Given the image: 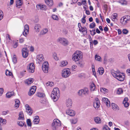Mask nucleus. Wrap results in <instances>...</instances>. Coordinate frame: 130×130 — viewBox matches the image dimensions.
I'll return each instance as SVG.
<instances>
[{
    "label": "nucleus",
    "instance_id": "nucleus-49",
    "mask_svg": "<svg viewBox=\"0 0 130 130\" xmlns=\"http://www.w3.org/2000/svg\"><path fill=\"white\" fill-rule=\"evenodd\" d=\"M95 23L93 22L90 24L89 27L90 28H93L95 27Z\"/></svg>",
    "mask_w": 130,
    "mask_h": 130
},
{
    "label": "nucleus",
    "instance_id": "nucleus-34",
    "mask_svg": "<svg viewBox=\"0 0 130 130\" xmlns=\"http://www.w3.org/2000/svg\"><path fill=\"white\" fill-rule=\"evenodd\" d=\"M52 56L54 59L56 60H59V58L57 56V54L56 53H53L52 54Z\"/></svg>",
    "mask_w": 130,
    "mask_h": 130
},
{
    "label": "nucleus",
    "instance_id": "nucleus-16",
    "mask_svg": "<svg viewBox=\"0 0 130 130\" xmlns=\"http://www.w3.org/2000/svg\"><path fill=\"white\" fill-rule=\"evenodd\" d=\"M36 89V86H33L30 90V92L28 93V95L31 96L34 94L35 93Z\"/></svg>",
    "mask_w": 130,
    "mask_h": 130
},
{
    "label": "nucleus",
    "instance_id": "nucleus-19",
    "mask_svg": "<svg viewBox=\"0 0 130 130\" xmlns=\"http://www.w3.org/2000/svg\"><path fill=\"white\" fill-rule=\"evenodd\" d=\"M34 79L31 78H29L27 79H26L25 81V83L27 85H29L31 84L33 82Z\"/></svg>",
    "mask_w": 130,
    "mask_h": 130
},
{
    "label": "nucleus",
    "instance_id": "nucleus-53",
    "mask_svg": "<svg viewBox=\"0 0 130 130\" xmlns=\"http://www.w3.org/2000/svg\"><path fill=\"white\" fill-rule=\"evenodd\" d=\"M27 123L28 124V125L29 126H30L31 125V121L30 119H28L27 121Z\"/></svg>",
    "mask_w": 130,
    "mask_h": 130
},
{
    "label": "nucleus",
    "instance_id": "nucleus-8",
    "mask_svg": "<svg viewBox=\"0 0 130 130\" xmlns=\"http://www.w3.org/2000/svg\"><path fill=\"white\" fill-rule=\"evenodd\" d=\"M49 68V64L47 62L45 61L44 62L42 66V69L44 73H47Z\"/></svg>",
    "mask_w": 130,
    "mask_h": 130
},
{
    "label": "nucleus",
    "instance_id": "nucleus-58",
    "mask_svg": "<svg viewBox=\"0 0 130 130\" xmlns=\"http://www.w3.org/2000/svg\"><path fill=\"white\" fill-rule=\"evenodd\" d=\"M100 90L101 92H103V91H104L105 92H107V90L105 88H101L100 89Z\"/></svg>",
    "mask_w": 130,
    "mask_h": 130
},
{
    "label": "nucleus",
    "instance_id": "nucleus-27",
    "mask_svg": "<svg viewBox=\"0 0 130 130\" xmlns=\"http://www.w3.org/2000/svg\"><path fill=\"white\" fill-rule=\"evenodd\" d=\"M14 95V93L13 91L9 92L6 94V96L7 98H9Z\"/></svg>",
    "mask_w": 130,
    "mask_h": 130
},
{
    "label": "nucleus",
    "instance_id": "nucleus-44",
    "mask_svg": "<svg viewBox=\"0 0 130 130\" xmlns=\"http://www.w3.org/2000/svg\"><path fill=\"white\" fill-rule=\"evenodd\" d=\"M4 17V13L2 11L0 10V21Z\"/></svg>",
    "mask_w": 130,
    "mask_h": 130
},
{
    "label": "nucleus",
    "instance_id": "nucleus-40",
    "mask_svg": "<svg viewBox=\"0 0 130 130\" xmlns=\"http://www.w3.org/2000/svg\"><path fill=\"white\" fill-rule=\"evenodd\" d=\"M54 85V83L52 82H49L46 84V85L47 87H52Z\"/></svg>",
    "mask_w": 130,
    "mask_h": 130
},
{
    "label": "nucleus",
    "instance_id": "nucleus-55",
    "mask_svg": "<svg viewBox=\"0 0 130 130\" xmlns=\"http://www.w3.org/2000/svg\"><path fill=\"white\" fill-rule=\"evenodd\" d=\"M103 130H109L110 129L107 125H105L103 128Z\"/></svg>",
    "mask_w": 130,
    "mask_h": 130
},
{
    "label": "nucleus",
    "instance_id": "nucleus-56",
    "mask_svg": "<svg viewBox=\"0 0 130 130\" xmlns=\"http://www.w3.org/2000/svg\"><path fill=\"white\" fill-rule=\"evenodd\" d=\"M102 100L103 102L105 103L107 101H109L108 99L105 98H103Z\"/></svg>",
    "mask_w": 130,
    "mask_h": 130
},
{
    "label": "nucleus",
    "instance_id": "nucleus-14",
    "mask_svg": "<svg viewBox=\"0 0 130 130\" xmlns=\"http://www.w3.org/2000/svg\"><path fill=\"white\" fill-rule=\"evenodd\" d=\"M72 100L68 98L66 100V106L68 108H70L72 107Z\"/></svg>",
    "mask_w": 130,
    "mask_h": 130
},
{
    "label": "nucleus",
    "instance_id": "nucleus-57",
    "mask_svg": "<svg viewBox=\"0 0 130 130\" xmlns=\"http://www.w3.org/2000/svg\"><path fill=\"white\" fill-rule=\"evenodd\" d=\"M102 100L103 102L105 103L107 101H109L108 99L105 98H103Z\"/></svg>",
    "mask_w": 130,
    "mask_h": 130
},
{
    "label": "nucleus",
    "instance_id": "nucleus-30",
    "mask_svg": "<svg viewBox=\"0 0 130 130\" xmlns=\"http://www.w3.org/2000/svg\"><path fill=\"white\" fill-rule=\"evenodd\" d=\"M29 26L27 24L25 25L24 26V31L23 32H28L29 31Z\"/></svg>",
    "mask_w": 130,
    "mask_h": 130
},
{
    "label": "nucleus",
    "instance_id": "nucleus-21",
    "mask_svg": "<svg viewBox=\"0 0 130 130\" xmlns=\"http://www.w3.org/2000/svg\"><path fill=\"white\" fill-rule=\"evenodd\" d=\"M128 98H125L123 101V104H124L125 107H128L129 105V103L127 102L128 100Z\"/></svg>",
    "mask_w": 130,
    "mask_h": 130
},
{
    "label": "nucleus",
    "instance_id": "nucleus-20",
    "mask_svg": "<svg viewBox=\"0 0 130 130\" xmlns=\"http://www.w3.org/2000/svg\"><path fill=\"white\" fill-rule=\"evenodd\" d=\"M66 113L68 115L71 116H73L75 115V112L74 111L71 109H68L67 110Z\"/></svg>",
    "mask_w": 130,
    "mask_h": 130
},
{
    "label": "nucleus",
    "instance_id": "nucleus-64",
    "mask_svg": "<svg viewBox=\"0 0 130 130\" xmlns=\"http://www.w3.org/2000/svg\"><path fill=\"white\" fill-rule=\"evenodd\" d=\"M48 31V30L47 28H45L44 29L42 30L43 32H47Z\"/></svg>",
    "mask_w": 130,
    "mask_h": 130
},
{
    "label": "nucleus",
    "instance_id": "nucleus-6",
    "mask_svg": "<svg viewBox=\"0 0 130 130\" xmlns=\"http://www.w3.org/2000/svg\"><path fill=\"white\" fill-rule=\"evenodd\" d=\"M57 41L64 46L67 45L69 44L68 40L66 38L63 37L59 38L57 39Z\"/></svg>",
    "mask_w": 130,
    "mask_h": 130
},
{
    "label": "nucleus",
    "instance_id": "nucleus-7",
    "mask_svg": "<svg viewBox=\"0 0 130 130\" xmlns=\"http://www.w3.org/2000/svg\"><path fill=\"white\" fill-rule=\"evenodd\" d=\"M70 70L69 69H65L62 71V76L64 78H67L69 77L71 74Z\"/></svg>",
    "mask_w": 130,
    "mask_h": 130
},
{
    "label": "nucleus",
    "instance_id": "nucleus-38",
    "mask_svg": "<svg viewBox=\"0 0 130 130\" xmlns=\"http://www.w3.org/2000/svg\"><path fill=\"white\" fill-rule=\"evenodd\" d=\"M118 2L122 5H126L127 4V1L125 0H120Z\"/></svg>",
    "mask_w": 130,
    "mask_h": 130
},
{
    "label": "nucleus",
    "instance_id": "nucleus-45",
    "mask_svg": "<svg viewBox=\"0 0 130 130\" xmlns=\"http://www.w3.org/2000/svg\"><path fill=\"white\" fill-rule=\"evenodd\" d=\"M95 59L98 61H100V60L101 59V57L100 56L97 55H95Z\"/></svg>",
    "mask_w": 130,
    "mask_h": 130
},
{
    "label": "nucleus",
    "instance_id": "nucleus-29",
    "mask_svg": "<svg viewBox=\"0 0 130 130\" xmlns=\"http://www.w3.org/2000/svg\"><path fill=\"white\" fill-rule=\"evenodd\" d=\"M94 120L95 122L97 124H100L101 122V119L99 117H96L94 118Z\"/></svg>",
    "mask_w": 130,
    "mask_h": 130
},
{
    "label": "nucleus",
    "instance_id": "nucleus-50",
    "mask_svg": "<svg viewBox=\"0 0 130 130\" xmlns=\"http://www.w3.org/2000/svg\"><path fill=\"white\" fill-rule=\"evenodd\" d=\"M83 89H82L79 90L78 92V94L80 95H84Z\"/></svg>",
    "mask_w": 130,
    "mask_h": 130
},
{
    "label": "nucleus",
    "instance_id": "nucleus-46",
    "mask_svg": "<svg viewBox=\"0 0 130 130\" xmlns=\"http://www.w3.org/2000/svg\"><path fill=\"white\" fill-rule=\"evenodd\" d=\"M52 18L53 19L55 20H58L59 19L57 15L55 14L52 15Z\"/></svg>",
    "mask_w": 130,
    "mask_h": 130
},
{
    "label": "nucleus",
    "instance_id": "nucleus-33",
    "mask_svg": "<svg viewBox=\"0 0 130 130\" xmlns=\"http://www.w3.org/2000/svg\"><path fill=\"white\" fill-rule=\"evenodd\" d=\"M79 30L80 32H87V29L85 27H80V28H79Z\"/></svg>",
    "mask_w": 130,
    "mask_h": 130
},
{
    "label": "nucleus",
    "instance_id": "nucleus-36",
    "mask_svg": "<svg viewBox=\"0 0 130 130\" xmlns=\"http://www.w3.org/2000/svg\"><path fill=\"white\" fill-rule=\"evenodd\" d=\"M118 16V15L116 13H113L111 16V19L113 21H115L116 19H117V18Z\"/></svg>",
    "mask_w": 130,
    "mask_h": 130
},
{
    "label": "nucleus",
    "instance_id": "nucleus-35",
    "mask_svg": "<svg viewBox=\"0 0 130 130\" xmlns=\"http://www.w3.org/2000/svg\"><path fill=\"white\" fill-rule=\"evenodd\" d=\"M6 123V120L5 119H3L0 118V125L1 126L3 124H5Z\"/></svg>",
    "mask_w": 130,
    "mask_h": 130
},
{
    "label": "nucleus",
    "instance_id": "nucleus-9",
    "mask_svg": "<svg viewBox=\"0 0 130 130\" xmlns=\"http://www.w3.org/2000/svg\"><path fill=\"white\" fill-rule=\"evenodd\" d=\"M44 58L42 54H39L37 56L36 61L39 64L42 63L44 61Z\"/></svg>",
    "mask_w": 130,
    "mask_h": 130
},
{
    "label": "nucleus",
    "instance_id": "nucleus-18",
    "mask_svg": "<svg viewBox=\"0 0 130 130\" xmlns=\"http://www.w3.org/2000/svg\"><path fill=\"white\" fill-rule=\"evenodd\" d=\"M15 2L17 7L20 8L23 3L22 0H16Z\"/></svg>",
    "mask_w": 130,
    "mask_h": 130
},
{
    "label": "nucleus",
    "instance_id": "nucleus-4",
    "mask_svg": "<svg viewBox=\"0 0 130 130\" xmlns=\"http://www.w3.org/2000/svg\"><path fill=\"white\" fill-rule=\"evenodd\" d=\"M61 122L57 119H54L52 123V128L53 130H58L59 127L61 125Z\"/></svg>",
    "mask_w": 130,
    "mask_h": 130
},
{
    "label": "nucleus",
    "instance_id": "nucleus-15",
    "mask_svg": "<svg viewBox=\"0 0 130 130\" xmlns=\"http://www.w3.org/2000/svg\"><path fill=\"white\" fill-rule=\"evenodd\" d=\"M37 8L42 10H45L46 9V6L44 4L38 5L36 6Z\"/></svg>",
    "mask_w": 130,
    "mask_h": 130
},
{
    "label": "nucleus",
    "instance_id": "nucleus-52",
    "mask_svg": "<svg viewBox=\"0 0 130 130\" xmlns=\"http://www.w3.org/2000/svg\"><path fill=\"white\" fill-rule=\"evenodd\" d=\"M18 123L19 125L21 127L23 126L24 125V122H22V121H20L18 122Z\"/></svg>",
    "mask_w": 130,
    "mask_h": 130
},
{
    "label": "nucleus",
    "instance_id": "nucleus-5",
    "mask_svg": "<svg viewBox=\"0 0 130 130\" xmlns=\"http://www.w3.org/2000/svg\"><path fill=\"white\" fill-rule=\"evenodd\" d=\"M130 21V16L129 15H125L122 17L120 19L121 24L123 25H126Z\"/></svg>",
    "mask_w": 130,
    "mask_h": 130
},
{
    "label": "nucleus",
    "instance_id": "nucleus-23",
    "mask_svg": "<svg viewBox=\"0 0 130 130\" xmlns=\"http://www.w3.org/2000/svg\"><path fill=\"white\" fill-rule=\"evenodd\" d=\"M7 43H9L11 41L10 36V35L8 34H7L6 35V38L5 40Z\"/></svg>",
    "mask_w": 130,
    "mask_h": 130
},
{
    "label": "nucleus",
    "instance_id": "nucleus-37",
    "mask_svg": "<svg viewBox=\"0 0 130 130\" xmlns=\"http://www.w3.org/2000/svg\"><path fill=\"white\" fill-rule=\"evenodd\" d=\"M90 87L91 91H94L95 90V85L93 83L91 84Z\"/></svg>",
    "mask_w": 130,
    "mask_h": 130
},
{
    "label": "nucleus",
    "instance_id": "nucleus-48",
    "mask_svg": "<svg viewBox=\"0 0 130 130\" xmlns=\"http://www.w3.org/2000/svg\"><path fill=\"white\" fill-rule=\"evenodd\" d=\"M12 61L14 63H16L17 62V58L15 55H14L12 58Z\"/></svg>",
    "mask_w": 130,
    "mask_h": 130
},
{
    "label": "nucleus",
    "instance_id": "nucleus-31",
    "mask_svg": "<svg viewBox=\"0 0 130 130\" xmlns=\"http://www.w3.org/2000/svg\"><path fill=\"white\" fill-rule=\"evenodd\" d=\"M68 64V62L66 61H62L60 62V66L61 67L66 66Z\"/></svg>",
    "mask_w": 130,
    "mask_h": 130
},
{
    "label": "nucleus",
    "instance_id": "nucleus-32",
    "mask_svg": "<svg viewBox=\"0 0 130 130\" xmlns=\"http://www.w3.org/2000/svg\"><path fill=\"white\" fill-rule=\"evenodd\" d=\"M15 104L14 105V107L16 108H18L20 104V102L19 100L18 99H17L15 101Z\"/></svg>",
    "mask_w": 130,
    "mask_h": 130
},
{
    "label": "nucleus",
    "instance_id": "nucleus-12",
    "mask_svg": "<svg viewBox=\"0 0 130 130\" xmlns=\"http://www.w3.org/2000/svg\"><path fill=\"white\" fill-rule=\"evenodd\" d=\"M100 105V101L98 98H96L93 103V106L95 109L98 108Z\"/></svg>",
    "mask_w": 130,
    "mask_h": 130
},
{
    "label": "nucleus",
    "instance_id": "nucleus-11",
    "mask_svg": "<svg viewBox=\"0 0 130 130\" xmlns=\"http://www.w3.org/2000/svg\"><path fill=\"white\" fill-rule=\"evenodd\" d=\"M26 108V111L29 115H31L33 112V111L31 108L29 106L28 104H26L25 106Z\"/></svg>",
    "mask_w": 130,
    "mask_h": 130
},
{
    "label": "nucleus",
    "instance_id": "nucleus-41",
    "mask_svg": "<svg viewBox=\"0 0 130 130\" xmlns=\"http://www.w3.org/2000/svg\"><path fill=\"white\" fill-rule=\"evenodd\" d=\"M13 47L15 48L17 47L18 46V42L17 41H13Z\"/></svg>",
    "mask_w": 130,
    "mask_h": 130
},
{
    "label": "nucleus",
    "instance_id": "nucleus-59",
    "mask_svg": "<svg viewBox=\"0 0 130 130\" xmlns=\"http://www.w3.org/2000/svg\"><path fill=\"white\" fill-rule=\"evenodd\" d=\"M105 104L106 105V106L108 107H109L110 106V102L109 101H107V102Z\"/></svg>",
    "mask_w": 130,
    "mask_h": 130
},
{
    "label": "nucleus",
    "instance_id": "nucleus-39",
    "mask_svg": "<svg viewBox=\"0 0 130 130\" xmlns=\"http://www.w3.org/2000/svg\"><path fill=\"white\" fill-rule=\"evenodd\" d=\"M37 96L39 97L43 98L45 96V94L41 92H38L37 94Z\"/></svg>",
    "mask_w": 130,
    "mask_h": 130
},
{
    "label": "nucleus",
    "instance_id": "nucleus-47",
    "mask_svg": "<svg viewBox=\"0 0 130 130\" xmlns=\"http://www.w3.org/2000/svg\"><path fill=\"white\" fill-rule=\"evenodd\" d=\"M83 90L84 91V95H86L88 94L89 91L88 88H85V89H83Z\"/></svg>",
    "mask_w": 130,
    "mask_h": 130
},
{
    "label": "nucleus",
    "instance_id": "nucleus-51",
    "mask_svg": "<svg viewBox=\"0 0 130 130\" xmlns=\"http://www.w3.org/2000/svg\"><path fill=\"white\" fill-rule=\"evenodd\" d=\"M70 121L71 123L72 124H75L77 122V120L75 119H71L70 120Z\"/></svg>",
    "mask_w": 130,
    "mask_h": 130
},
{
    "label": "nucleus",
    "instance_id": "nucleus-62",
    "mask_svg": "<svg viewBox=\"0 0 130 130\" xmlns=\"http://www.w3.org/2000/svg\"><path fill=\"white\" fill-rule=\"evenodd\" d=\"M104 9L107 10L108 9V6L107 5L105 4L103 5Z\"/></svg>",
    "mask_w": 130,
    "mask_h": 130
},
{
    "label": "nucleus",
    "instance_id": "nucleus-13",
    "mask_svg": "<svg viewBox=\"0 0 130 130\" xmlns=\"http://www.w3.org/2000/svg\"><path fill=\"white\" fill-rule=\"evenodd\" d=\"M22 55L24 58L26 57L28 55V51L27 48H23L22 50Z\"/></svg>",
    "mask_w": 130,
    "mask_h": 130
},
{
    "label": "nucleus",
    "instance_id": "nucleus-54",
    "mask_svg": "<svg viewBox=\"0 0 130 130\" xmlns=\"http://www.w3.org/2000/svg\"><path fill=\"white\" fill-rule=\"evenodd\" d=\"M9 110H7L6 111H3L2 112V115H5L9 113Z\"/></svg>",
    "mask_w": 130,
    "mask_h": 130
},
{
    "label": "nucleus",
    "instance_id": "nucleus-24",
    "mask_svg": "<svg viewBox=\"0 0 130 130\" xmlns=\"http://www.w3.org/2000/svg\"><path fill=\"white\" fill-rule=\"evenodd\" d=\"M39 121L38 116H36L34 118L33 122L35 124H37L39 123Z\"/></svg>",
    "mask_w": 130,
    "mask_h": 130
},
{
    "label": "nucleus",
    "instance_id": "nucleus-2",
    "mask_svg": "<svg viewBox=\"0 0 130 130\" xmlns=\"http://www.w3.org/2000/svg\"><path fill=\"white\" fill-rule=\"evenodd\" d=\"M60 92L57 87L54 88L51 94V97L54 102L56 101L60 96Z\"/></svg>",
    "mask_w": 130,
    "mask_h": 130
},
{
    "label": "nucleus",
    "instance_id": "nucleus-28",
    "mask_svg": "<svg viewBox=\"0 0 130 130\" xmlns=\"http://www.w3.org/2000/svg\"><path fill=\"white\" fill-rule=\"evenodd\" d=\"M104 69L102 67H100L98 69L97 72L99 73L100 75H102L104 73Z\"/></svg>",
    "mask_w": 130,
    "mask_h": 130
},
{
    "label": "nucleus",
    "instance_id": "nucleus-63",
    "mask_svg": "<svg viewBox=\"0 0 130 130\" xmlns=\"http://www.w3.org/2000/svg\"><path fill=\"white\" fill-rule=\"evenodd\" d=\"M126 72L128 75L130 76V69H127Z\"/></svg>",
    "mask_w": 130,
    "mask_h": 130
},
{
    "label": "nucleus",
    "instance_id": "nucleus-22",
    "mask_svg": "<svg viewBox=\"0 0 130 130\" xmlns=\"http://www.w3.org/2000/svg\"><path fill=\"white\" fill-rule=\"evenodd\" d=\"M111 106L113 110L116 111L119 110V107L115 103H112L111 104Z\"/></svg>",
    "mask_w": 130,
    "mask_h": 130
},
{
    "label": "nucleus",
    "instance_id": "nucleus-61",
    "mask_svg": "<svg viewBox=\"0 0 130 130\" xmlns=\"http://www.w3.org/2000/svg\"><path fill=\"white\" fill-rule=\"evenodd\" d=\"M4 91L3 89L2 88H0V95H1Z\"/></svg>",
    "mask_w": 130,
    "mask_h": 130
},
{
    "label": "nucleus",
    "instance_id": "nucleus-43",
    "mask_svg": "<svg viewBox=\"0 0 130 130\" xmlns=\"http://www.w3.org/2000/svg\"><path fill=\"white\" fill-rule=\"evenodd\" d=\"M6 74L7 76H11L12 74V72L8 70H7L6 71Z\"/></svg>",
    "mask_w": 130,
    "mask_h": 130
},
{
    "label": "nucleus",
    "instance_id": "nucleus-60",
    "mask_svg": "<svg viewBox=\"0 0 130 130\" xmlns=\"http://www.w3.org/2000/svg\"><path fill=\"white\" fill-rule=\"evenodd\" d=\"M77 67V66L76 65H73L72 66V70L73 71H74V69H75Z\"/></svg>",
    "mask_w": 130,
    "mask_h": 130
},
{
    "label": "nucleus",
    "instance_id": "nucleus-42",
    "mask_svg": "<svg viewBox=\"0 0 130 130\" xmlns=\"http://www.w3.org/2000/svg\"><path fill=\"white\" fill-rule=\"evenodd\" d=\"M123 92V90L121 88H119L118 89L117 93L118 94H121Z\"/></svg>",
    "mask_w": 130,
    "mask_h": 130
},
{
    "label": "nucleus",
    "instance_id": "nucleus-25",
    "mask_svg": "<svg viewBox=\"0 0 130 130\" xmlns=\"http://www.w3.org/2000/svg\"><path fill=\"white\" fill-rule=\"evenodd\" d=\"M46 4L49 6H51L53 5V2L52 0H45Z\"/></svg>",
    "mask_w": 130,
    "mask_h": 130
},
{
    "label": "nucleus",
    "instance_id": "nucleus-3",
    "mask_svg": "<svg viewBox=\"0 0 130 130\" xmlns=\"http://www.w3.org/2000/svg\"><path fill=\"white\" fill-rule=\"evenodd\" d=\"M83 55V53L81 51H76L72 55V60L75 61H78L82 58Z\"/></svg>",
    "mask_w": 130,
    "mask_h": 130
},
{
    "label": "nucleus",
    "instance_id": "nucleus-17",
    "mask_svg": "<svg viewBox=\"0 0 130 130\" xmlns=\"http://www.w3.org/2000/svg\"><path fill=\"white\" fill-rule=\"evenodd\" d=\"M41 28V26L39 24H37L35 25L34 27V30L35 31L39 32Z\"/></svg>",
    "mask_w": 130,
    "mask_h": 130
},
{
    "label": "nucleus",
    "instance_id": "nucleus-1",
    "mask_svg": "<svg viewBox=\"0 0 130 130\" xmlns=\"http://www.w3.org/2000/svg\"><path fill=\"white\" fill-rule=\"evenodd\" d=\"M111 74L114 77L119 81H123L124 79V75L119 71H111Z\"/></svg>",
    "mask_w": 130,
    "mask_h": 130
},
{
    "label": "nucleus",
    "instance_id": "nucleus-26",
    "mask_svg": "<svg viewBox=\"0 0 130 130\" xmlns=\"http://www.w3.org/2000/svg\"><path fill=\"white\" fill-rule=\"evenodd\" d=\"M18 119L22 120H24V119L23 113L22 111L20 112H19Z\"/></svg>",
    "mask_w": 130,
    "mask_h": 130
},
{
    "label": "nucleus",
    "instance_id": "nucleus-10",
    "mask_svg": "<svg viewBox=\"0 0 130 130\" xmlns=\"http://www.w3.org/2000/svg\"><path fill=\"white\" fill-rule=\"evenodd\" d=\"M27 69L29 72H34L35 69V66L34 64L32 63H30L27 66Z\"/></svg>",
    "mask_w": 130,
    "mask_h": 130
}]
</instances>
